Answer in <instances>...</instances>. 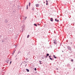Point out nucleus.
Here are the masks:
<instances>
[{"mask_svg":"<svg viewBox=\"0 0 75 75\" xmlns=\"http://www.w3.org/2000/svg\"><path fill=\"white\" fill-rule=\"evenodd\" d=\"M40 62V64H42V63H41V61H39Z\"/></svg>","mask_w":75,"mask_h":75,"instance_id":"obj_13","label":"nucleus"},{"mask_svg":"<svg viewBox=\"0 0 75 75\" xmlns=\"http://www.w3.org/2000/svg\"><path fill=\"white\" fill-rule=\"evenodd\" d=\"M34 25H35V26H36V27H37V24H34Z\"/></svg>","mask_w":75,"mask_h":75,"instance_id":"obj_6","label":"nucleus"},{"mask_svg":"<svg viewBox=\"0 0 75 75\" xmlns=\"http://www.w3.org/2000/svg\"><path fill=\"white\" fill-rule=\"evenodd\" d=\"M40 5L39 4H36V6L37 7H39V6Z\"/></svg>","mask_w":75,"mask_h":75,"instance_id":"obj_1","label":"nucleus"},{"mask_svg":"<svg viewBox=\"0 0 75 75\" xmlns=\"http://www.w3.org/2000/svg\"><path fill=\"white\" fill-rule=\"evenodd\" d=\"M71 62H73L74 61V60L72 59H71Z\"/></svg>","mask_w":75,"mask_h":75,"instance_id":"obj_9","label":"nucleus"},{"mask_svg":"<svg viewBox=\"0 0 75 75\" xmlns=\"http://www.w3.org/2000/svg\"><path fill=\"white\" fill-rule=\"evenodd\" d=\"M44 3H45V2H44Z\"/></svg>","mask_w":75,"mask_h":75,"instance_id":"obj_22","label":"nucleus"},{"mask_svg":"<svg viewBox=\"0 0 75 75\" xmlns=\"http://www.w3.org/2000/svg\"><path fill=\"white\" fill-rule=\"evenodd\" d=\"M47 56H49V54H47Z\"/></svg>","mask_w":75,"mask_h":75,"instance_id":"obj_11","label":"nucleus"},{"mask_svg":"<svg viewBox=\"0 0 75 75\" xmlns=\"http://www.w3.org/2000/svg\"><path fill=\"white\" fill-rule=\"evenodd\" d=\"M27 9H28V5H27Z\"/></svg>","mask_w":75,"mask_h":75,"instance_id":"obj_19","label":"nucleus"},{"mask_svg":"<svg viewBox=\"0 0 75 75\" xmlns=\"http://www.w3.org/2000/svg\"><path fill=\"white\" fill-rule=\"evenodd\" d=\"M68 49L69 50H70V51H71V47H69V48H68Z\"/></svg>","mask_w":75,"mask_h":75,"instance_id":"obj_3","label":"nucleus"},{"mask_svg":"<svg viewBox=\"0 0 75 75\" xmlns=\"http://www.w3.org/2000/svg\"><path fill=\"white\" fill-rule=\"evenodd\" d=\"M35 71H36V68H35Z\"/></svg>","mask_w":75,"mask_h":75,"instance_id":"obj_17","label":"nucleus"},{"mask_svg":"<svg viewBox=\"0 0 75 75\" xmlns=\"http://www.w3.org/2000/svg\"><path fill=\"white\" fill-rule=\"evenodd\" d=\"M50 21H53V19H52V18H50Z\"/></svg>","mask_w":75,"mask_h":75,"instance_id":"obj_4","label":"nucleus"},{"mask_svg":"<svg viewBox=\"0 0 75 75\" xmlns=\"http://www.w3.org/2000/svg\"><path fill=\"white\" fill-rule=\"evenodd\" d=\"M32 10H34V8H32Z\"/></svg>","mask_w":75,"mask_h":75,"instance_id":"obj_14","label":"nucleus"},{"mask_svg":"<svg viewBox=\"0 0 75 75\" xmlns=\"http://www.w3.org/2000/svg\"><path fill=\"white\" fill-rule=\"evenodd\" d=\"M11 62H10V64H11Z\"/></svg>","mask_w":75,"mask_h":75,"instance_id":"obj_20","label":"nucleus"},{"mask_svg":"<svg viewBox=\"0 0 75 75\" xmlns=\"http://www.w3.org/2000/svg\"><path fill=\"white\" fill-rule=\"evenodd\" d=\"M47 57L46 56V58H47Z\"/></svg>","mask_w":75,"mask_h":75,"instance_id":"obj_23","label":"nucleus"},{"mask_svg":"<svg viewBox=\"0 0 75 75\" xmlns=\"http://www.w3.org/2000/svg\"><path fill=\"white\" fill-rule=\"evenodd\" d=\"M46 2L47 3H48V1L47 0H46Z\"/></svg>","mask_w":75,"mask_h":75,"instance_id":"obj_18","label":"nucleus"},{"mask_svg":"<svg viewBox=\"0 0 75 75\" xmlns=\"http://www.w3.org/2000/svg\"><path fill=\"white\" fill-rule=\"evenodd\" d=\"M26 18H27V17H26Z\"/></svg>","mask_w":75,"mask_h":75,"instance_id":"obj_24","label":"nucleus"},{"mask_svg":"<svg viewBox=\"0 0 75 75\" xmlns=\"http://www.w3.org/2000/svg\"><path fill=\"white\" fill-rule=\"evenodd\" d=\"M53 56L54 57V58H57V57H55L54 55Z\"/></svg>","mask_w":75,"mask_h":75,"instance_id":"obj_7","label":"nucleus"},{"mask_svg":"<svg viewBox=\"0 0 75 75\" xmlns=\"http://www.w3.org/2000/svg\"><path fill=\"white\" fill-rule=\"evenodd\" d=\"M29 37H30V35H28L27 37V38H29Z\"/></svg>","mask_w":75,"mask_h":75,"instance_id":"obj_12","label":"nucleus"},{"mask_svg":"<svg viewBox=\"0 0 75 75\" xmlns=\"http://www.w3.org/2000/svg\"><path fill=\"white\" fill-rule=\"evenodd\" d=\"M55 21H57V19H55Z\"/></svg>","mask_w":75,"mask_h":75,"instance_id":"obj_16","label":"nucleus"},{"mask_svg":"<svg viewBox=\"0 0 75 75\" xmlns=\"http://www.w3.org/2000/svg\"><path fill=\"white\" fill-rule=\"evenodd\" d=\"M51 56H50L49 57L50 58V59H51V60H52V58H51Z\"/></svg>","mask_w":75,"mask_h":75,"instance_id":"obj_2","label":"nucleus"},{"mask_svg":"<svg viewBox=\"0 0 75 75\" xmlns=\"http://www.w3.org/2000/svg\"><path fill=\"white\" fill-rule=\"evenodd\" d=\"M54 44H57V43L55 42H54Z\"/></svg>","mask_w":75,"mask_h":75,"instance_id":"obj_8","label":"nucleus"},{"mask_svg":"<svg viewBox=\"0 0 75 75\" xmlns=\"http://www.w3.org/2000/svg\"><path fill=\"white\" fill-rule=\"evenodd\" d=\"M30 5H31V3H30V2H29V6H30Z\"/></svg>","mask_w":75,"mask_h":75,"instance_id":"obj_10","label":"nucleus"},{"mask_svg":"<svg viewBox=\"0 0 75 75\" xmlns=\"http://www.w3.org/2000/svg\"><path fill=\"white\" fill-rule=\"evenodd\" d=\"M46 5H48V3H46Z\"/></svg>","mask_w":75,"mask_h":75,"instance_id":"obj_21","label":"nucleus"},{"mask_svg":"<svg viewBox=\"0 0 75 75\" xmlns=\"http://www.w3.org/2000/svg\"><path fill=\"white\" fill-rule=\"evenodd\" d=\"M26 70L27 71V72H29V70L28 69H26Z\"/></svg>","mask_w":75,"mask_h":75,"instance_id":"obj_5","label":"nucleus"},{"mask_svg":"<svg viewBox=\"0 0 75 75\" xmlns=\"http://www.w3.org/2000/svg\"><path fill=\"white\" fill-rule=\"evenodd\" d=\"M56 21H57V22H58V21H59V20H57Z\"/></svg>","mask_w":75,"mask_h":75,"instance_id":"obj_15","label":"nucleus"}]
</instances>
